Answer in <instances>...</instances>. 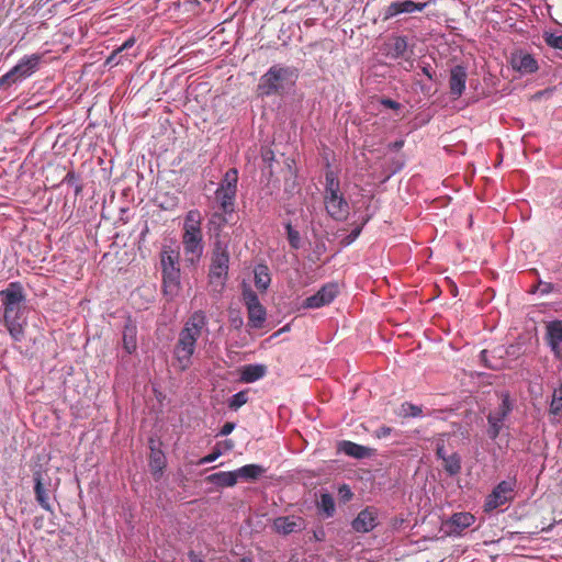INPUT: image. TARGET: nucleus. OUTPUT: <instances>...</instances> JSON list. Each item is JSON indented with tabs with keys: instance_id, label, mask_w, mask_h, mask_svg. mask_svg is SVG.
<instances>
[{
	"instance_id": "obj_29",
	"label": "nucleus",
	"mask_w": 562,
	"mask_h": 562,
	"mask_svg": "<svg viewBox=\"0 0 562 562\" xmlns=\"http://www.w3.org/2000/svg\"><path fill=\"white\" fill-rule=\"evenodd\" d=\"M248 312V324L252 328H261L266 322V308L262 304L254 305L247 308Z\"/></svg>"
},
{
	"instance_id": "obj_21",
	"label": "nucleus",
	"mask_w": 562,
	"mask_h": 562,
	"mask_svg": "<svg viewBox=\"0 0 562 562\" xmlns=\"http://www.w3.org/2000/svg\"><path fill=\"white\" fill-rule=\"evenodd\" d=\"M338 452L348 457L361 460L371 456V449L349 440H342L338 443Z\"/></svg>"
},
{
	"instance_id": "obj_16",
	"label": "nucleus",
	"mask_w": 562,
	"mask_h": 562,
	"mask_svg": "<svg viewBox=\"0 0 562 562\" xmlns=\"http://www.w3.org/2000/svg\"><path fill=\"white\" fill-rule=\"evenodd\" d=\"M378 525V510L374 507H366L352 520V529L357 532H369Z\"/></svg>"
},
{
	"instance_id": "obj_5",
	"label": "nucleus",
	"mask_w": 562,
	"mask_h": 562,
	"mask_svg": "<svg viewBox=\"0 0 562 562\" xmlns=\"http://www.w3.org/2000/svg\"><path fill=\"white\" fill-rule=\"evenodd\" d=\"M237 182L238 171L236 168H231L225 172L215 191V200L218 203L221 211L225 214H233L235 212Z\"/></svg>"
},
{
	"instance_id": "obj_24",
	"label": "nucleus",
	"mask_w": 562,
	"mask_h": 562,
	"mask_svg": "<svg viewBox=\"0 0 562 562\" xmlns=\"http://www.w3.org/2000/svg\"><path fill=\"white\" fill-rule=\"evenodd\" d=\"M263 364H247L241 369L240 380L245 383H254L266 375Z\"/></svg>"
},
{
	"instance_id": "obj_23",
	"label": "nucleus",
	"mask_w": 562,
	"mask_h": 562,
	"mask_svg": "<svg viewBox=\"0 0 562 562\" xmlns=\"http://www.w3.org/2000/svg\"><path fill=\"white\" fill-rule=\"evenodd\" d=\"M206 481L217 487H233L238 482L236 470L216 472L206 477Z\"/></svg>"
},
{
	"instance_id": "obj_35",
	"label": "nucleus",
	"mask_w": 562,
	"mask_h": 562,
	"mask_svg": "<svg viewBox=\"0 0 562 562\" xmlns=\"http://www.w3.org/2000/svg\"><path fill=\"white\" fill-rule=\"evenodd\" d=\"M337 191H341L338 172L333 169H327L325 172V187L323 194Z\"/></svg>"
},
{
	"instance_id": "obj_45",
	"label": "nucleus",
	"mask_w": 562,
	"mask_h": 562,
	"mask_svg": "<svg viewBox=\"0 0 562 562\" xmlns=\"http://www.w3.org/2000/svg\"><path fill=\"white\" fill-rule=\"evenodd\" d=\"M362 231V225L360 226H357L356 228H353L347 236H345L342 239H341V243L345 245V246H348L350 245L351 243H353L360 235Z\"/></svg>"
},
{
	"instance_id": "obj_37",
	"label": "nucleus",
	"mask_w": 562,
	"mask_h": 562,
	"mask_svg": "<svg viewBox=\"0 0 562 562\" xmlns=\"http://www.w3.org/2000/svg\"><path fill=\"white\" fill-rule=\"evenodd\" d=\"M549 413L555 417L562 418V385L554 389L552 393Z\"/></svg>"
},
{
	"instance_id": "obj_36",
	"label": "nucleus",
	"mask_w": 562,
	"mask_h": 562,
	"mask_svg": "<svg viewBox=\"0 0 562 562\" xmlns=\"http://www.w3.org/2000/svg\"><path fill=\"white\" fill-rule=\"evenodd\" d=\"M135 37L127 38L120 47L114 49L112 54L108 57L106 64L108 65H119L121 63L122 56L120 55L122 52H126L131 49L135 45Z\"/></svg>"
},
{
	"instance_id": "obj_25",
	"label": "nucleus",
	"mask_w": 562,
	"mask_h": 562,
	"mask_svg": "<svg viewBox=\"0 0 562 562\" xmlns=\"http://www.w3.org/2000/svg\"><path fill=\"white\" fill-rule=\"evenodd\" d=\"M238 480L256 481L266 473V468L260 464H246L236 470Z\"/></svg>"
},
{
	"instance_id": "obj_8",
	"label": "nucleus",
	"mask_w": 562,
	"mask_h": 562,
	"mask_svg": "<svg viewBox=\"0 0 562 562\" xmlns=\"http://www.w3.org/2000/svg\"><path fill=\"white\" fill-rule=\"evenodd\" d=\"M182 245L186 260L191 265L198 263L204 249L202 232L183 231Z\"/></svg>"
},
{
	"instance_id": "obj_55",
	"label": "nucleus",
	"mask_w": 562,
	"mask_h": 562,
	"mask_svg": "<svg viewBox=\"0 0 562 562\" xmlns=\"http://www.w3.org/2000/svg\"><path fill=\"white\" fill-rule=\"evenodd\" d=\"M75 180H76V175H75V172L70 171V172H68V173L65 176V178H64V180H63V181H64V182H66V183L71 184V183H74V182H75Z\"/></svg>"
},
{
	"instance_id": "obj_4",
	"label": "nucleus",
	"mask_w": 562,
	"mask_h": 562,
	"mask_svg": "<svg viewBox=\"0 0 562 562\" xmlns=\"http://www.w3.org/2000/svg\"><path fill=\"white\" fill-rule=\"evenodd\" d=\"M295 77V70L292 67L273 65L263 74L258 83V90L262 95L279 94L288 81Z\"/></svg>"
},
{
	"instance_id": "obj_19",
	"label": "nucleus",
	"mask_w": 562,
	"mask_h": 562,
	"mask_svg": "<svg viewBox=\"0 0 562 562\" xmlns=\"http://www.w3.org/2000/svg\"><path fill=\"white\" fill-rule=\"evenodd\" d=\"M512 66L521 75L533 74L539 69L537 59L529 53L518 52L512 55Z\"/></svg>"
},
{
	"instance_id": "obj_56",
	"label": "nucleus",
	"mask_w": 562,
	"mask_h": 562,
	"mask_svg": "<svg viewBox=\"0 0 562 562\" xmlns=\"http://www.w3.org/2000/svg\"><path fill=\"white\" fill-rule=\"evenodd\" d=\"M314 538H315L317 541H323V540H324V538H325V532H324V530L314 531Z\"/></svg>"
},
{
	"instance_id": "obj_50",
	"label": "nucleus",
	"mask_w": 562,
	"mask_h": 562,
	"mask_svg": "<svg viewBox=\"0 0 562 562\" xmlns=\"http://www.w3.org/2000/svg\"><path fill=\"white\" fill-rule=\"evenodd\" d=\"M234 429H235V424H234V423H229V422H227V423H225V424L223 425V427L221 428V430H220V434H218V435H220V436H227V435H229Z\"/></svg>"
},
{
	"instance_id": "obj_26",
	"label": "nucleus",
	"mask_w": 562,
	"mask_h": 562,
	"mask_svg": "<svg viewBox=\"0 0 562 562\" xmlns=\"http://www.w3.org/2000/svg\"><path fill=\"white\" fill-rule=\"evenodd\" d=\"M255 285L260 292L267 291L270 285L271 277L267 265L259 263L254 269Z\"/></svg>"
},
{
	"instance_id": "obj_60",
	"label": "nucleus",
	"mask_w": 562,
	"mask_h": 562,
	"mask_svg": "<svg viewBox=\"0 0 562 562\" xmlns=\"http://www.w3.org/2000/svg\"><path fill=\"white\" fill-rule=\"evenodd\" d=\"M80 190H81V187H79V186H78V187L76 188V193H79V192H80Z\"/></svg>"
},
{
	"instance_id": "obj_17",
	"label": "nucleus",
	"mask_w": 562,
	"mask_h": 562,
	"mask_svg": "<svg viewBox=\"0 0 562 562\" xmlns=\"http://www.w3.org/2000/svg\"><path fill=\"white\" fill-rule=\"evenodd\" d=\"M42 56L38 54L26 55L20 59V61L12 67L20 81L32 76L40 66Z\"/></svg>"
},
{
	"instance_id": "obj_9",
	"label": "nucleus",
	"mask_w": 562,
	"mask_h": 562,
	"mask_svg": "<svg viewBox=\"0 0 562 562\" xmlns=\"http://www.w3.org/2000/svg\"><path fill=\"white\" fill-rule=\"evenodd\" d=\"M325 210L335 221H345L349 215V203L341 191L323 194Z\"/></svg>"
},
{
	"instance_id": "obj_18",
	"label": "nucleus",
	"mask_w": 562,
	"mask_h": 562,
	"mask_svg": "<svg viewBox=\"0 0 562 562\" xmlns=\"http://www.w3.org/2000/svg\"><path fill=\"white\" fill-rule=\"evenodd\" d=\"M467 78L468 74L464 66L457 65L451 68L449 77V89L453 99L460 98L464 92Z\"/></svg>"
},
{
	"instance_id": "obj_53",
	"label": "nucleus",
	"mask_w": 562,
	"mask_h": 562,
	"mask_svg": "<svg viewBox=\"0 0 562 562\" xmlns=\"http://www.w3.org/2000/svg\"><path fill=\"white\" fill-rule=\"evenodd\" d=\"M403 146H404L403 139H398V140H395V142L389 144V148L392 150H400Z\"/></svg>"
},
{
	"instance_id": "obj_2",
	"label": "nucleus",
	"mask_w": 562,
	"mask_h": 562,
	"mask_svg": "<svg viewBox=\"0 0 562 562\" xmlns=\"http://www.w3.org/2000/svg\"><path fill=\"white\" fill-rule=\"evenodd\" d=\"M207 319L203 311L193 312L184 323L179 333L178 340L173 348L176 366L180 371H186L192 364L198 339L206 327Z\"/></svg>"
},
{
	"instance_id": "obj_13",
	"label": "nucleus",
	"mask_w": 562,
	"mask_h": 562,
	"mask_svg": "<svg viewBox=\"0 0 562 562\" xmlns=\"http://www.w3.org/2000/svg\"><path fill=\"white\" fill-rule=\"evenodd\" d=\"M475 522V517L469 512L454 513L442 522V530L449 536H460Z\"/></svg>"
},
{
	"instance_id": "obj_54",
	"label": "nucleus",
	"mask_w": 562,
	"mask_h": 562,
	"mask_svg": "<svg viewBox=\"0 0 562 562\" xmlns=\"http://www.w3.org/2000/svg\"><path fill=\"white\" fill-rule=\"evenodd\" d=\"M422 71L425 76H427L428 79L432 80L434 78V72L431 71V67L430 65H427V66H424L422 68Z\"/></svg>"
},
{
	"instance_id": "obj_15",
	"label": "nucleus",
	"mask_w": 562,
	"mask_h": 562,
	"mask_svg": "<svg viewBox=\"0 0 562 562\" xmlns=\"http://www.w3.org/2000/svg\"><path fill=\"white\" fill-rule=\"evenodd\" d=\"M426 2H414L413 0H397L391 2L384 12V19L389 20L402 13H413L423 11L426 8Z\"/></svg>"
},
{
	"instance_id": "obj_49",
	"label": "nucleus",
	"mask_w": 562,
	"mask_h": 562,
	"mask_svg": "<svg viewBox=\"0 0 562 562\" xmlns=\"http://www.w3.org/2000/svg\"><path fill=\"white\" fill-rule=\"evenodd\" d=\"M393 429L389 426H381L375 430V436L378 438H385L392 434Z\"/></svg>"
},
{
	"instance_id": "obj_42",
	"label": "nucleus",
	"mask_w": 562,
	"mask_h": 562,
	"mask_svg": "<svg viewBox=\"0 0 562 562\" xmlns=\"http://www.w3.org/2000/svg\"><path fill=\"white\" fill-rule=\"evenodd\" d=\"M543 40L546 44L554 49H562V35L553 32H544Z\"/></svg>"
},
{
	"instance_id": "obj_27",
	"label": "nucleus",
	"mask_w": 562,
	"mask_h": 562,
	"mask_svg": "<svg viewBox=\"0 0 562 562\" xmlns=\"http://www.w3.org/2000/svg\"><path fill=\"white\" fill-rule=\"evenodd\" d=\"M408 44L405 36H395L387 44V55L394 59L405 57Z\"/></svg>"
},
{
	"instance_id": "obj_14",
	"label": "nucleus",
	"mask_w": 562,
	"mask_h": 562,
	"mask_svg": "<svg viewBox=\"0 0 562 562\" xmlns=\"http://www.w3.org/2000/svg\"><path fill=\"white\" fill-rule=\"evenodd\" d=\"M544 340L557 359L562 358V321L554 319L546 324Z\"/></svg>"
},
{
	"instance_id": "obj_3",
	"label": "nucleus",
	"mask_w": 562,
	"mask_h": 562,
	"mask_svg": "<svg viewBox=\"0 0 562 562\" xmlns=\"http://www.w3.org/2000/svg\"><path fill=\"white\" fill-rule=\"evenodd\" d=\"M229 269L228 246L222 241H216L211 257L209 270V283L214 290L221 292L227 281Z\"/></svg>"
},
{
	"instance_id": "obj_44",
	"label": "nucleus",
	"mask_w": 562,
	"mask_h": 562,
	"mask_svg": "<svg viewBox=\"0 0 562 562\" xmlns=\"http://www.w3.org/2000/svg\"><path fill=\"white\" fill-rule=\"evenodd\" d=\"M0 82L4 83L5 88H10L11 86L20 82V79L16 77L15 72L12 70V68L0 77Z\"/></svg>"
},
{
	"instance_id": "obj_31",
	"label": "nucleus",
	"mask_w": 562,
	"mask_h": 562,
	"mask_svg": "<svg viewBox=\"0 0 562 562\" xmlns=\"http://www.w3.org/2000/svg\"><path fill=\"white\" fill-rule=\"evenodd\" d=\"M317 509L324 514L325 518H330L336 512L335 499L329 493H322L317 502Z\"/></svg>"
},
{
	"instance_id": "obj_11",
	"label": "nucleus",
	"mask_w": 562,
	"mask_h": 562,
	"mask_svg": "<svg viewBox=\"0 0 562 562\" xmlns=\"http://www.w3.org/2000/svg\"><path fill=\"white\" fill-rule=\"evenodd\" d=\"M339 293L338 284L329 282L324 284L315 294L306 297L304 308H319L330 304Z\"/></svg>"
},
{
	"instance_id": "obj_41",
	"label": "nucleus",
	"mask_w": 562,
	"mask_h": 562,
	"mask_svg": "<svg viewBox=\"0 0 562 562\" xmlns=\"http://www.w3.org/2000/svg\"><path fill=\"white\" fill-rule=\"evenodd\" d=\"M247 402H248L247 392H245V391H240V392H238V393L234 394V395L228 400V407H229L232 411H237L239 407H241L243 405H245Z\"/></svg>"
},
{
	"instance_id": "obj_46",
	"label": "nucleus",
	"mask_w": 562,
	"mask_h": 562,
	"mask_svg": "<svg viewBox=\"0 0 562 562\" xmlns=\"http://www.w3.org/2000/svg\"><path fill=\"white\" fill-rule=\"evenodd\" d=\"M448 456L443 439H438L436 442V457L443 461V458H447Z\"/></svg>"
},
{
	"instance_id": "obj_38",
	"label": "nucleus",
	"mask_w": 562,
	"mask_h": 562,
	"mask_svg": "<svg viewBox=\"0 0 562 562\" xmlns=\"http://www.w3.org/2000/svg\"><path fill=\"white\" fill-rule=\"evenodd\" d=\"M232 214H225L223 211L214 212L209 220V228L214 232H220L227 223V216Z\"/></svg>"
},
{
	"instance_id": "obj_34",
	"label": "nucleus",
	"mask_w": 562,
	"mask_h": 562,
	"mask_svg": "<svg viewBox=\"0 0 562 562\" xmlns=\"http://www.w3.org/2000/svg\"><path fill=\"white\" fill-rule=\"evenodd\" d=\"M149 465L155 476H160L166 468V458L160 450L153 451L150 454Z\"/></svg>"
},
{
	"instance_id": "obj_33",
	"label": "nucleus",
	"mask_w": 562,
	"mask_h": 562,
	"mask_svg": "<svg viewBox=\"0 0 562 562\" xmlns=\"http://www.w3.org/2000/svg\"><path fill=\"white\" fill-rule=\"evenodd\" d=\"M395 414L401 418H416L423 416V407L411 402H404L400 405Z\"/></svg>"
},
{
	"instance_id": "obj_57",
	"label": "nucleus",
	"mask_w": 562,
	"mask_h": 562,
	"mask_svg": "<svg viewBox=\"0 0 562 562\" xmlns=\"http://www.w3.org/2000/svg\"><path fill=\"white\" fill-rule=\"evenodd\" d=\"M224 443L227 449H231L233 447L232 440H225Z\"/></svg>"
},
{
	"instance_id": "obj_58",
	"label": "nucleus",
	"mask_w": 562,
	"mask_h": 562,
	"mask_svg": "<svg viewBox=\"0 0 562 562\" xmlns=\"http://www.w3.org/2000/svg\"><path fill=\"white\" fill-rule=\"evenodd\" d=\"M240 562H254V560L249 557H244Z\"/></svg>"
},
{
	"instance_id": "obj_59",
	"label": "nucleus",
	"mask_w": 562,
	"mask_h": 562,
	"mask_svg": "<svg viewBox=\"0 0 562 562\" xmlns=\"http://www.w3.org/2000/svg\"><path fill=\"white\" fill-rule=\"evenodd\" d=\"M1 89H7V88H5L4 83H1V82H0V90H1Z\"/></svg>"
},
{
	"instance_id": "obj_30",
	"label": "nucleus",
	"mask_w": 562,
	"mask_h": 562,
	"mask_svg": "<svg viewBox=\"0 0 562 562\" xmlns=\"http://www.w3.org/2000/svg\"><path fill=\"white\" fill-rule=\"evenodd\" d=\"M442 467L448 475H458L462 469L460 454L458 452H453L449 454L447 458H443Z\"/></svg>"
},
{
	"instance_id": "obj_28",
	"label": "nucleus",
	"mask_w": 562,
	"mask_h": 562,
	"mask_svg": "<svg viewBox=\"0 0 562 562\" xmlns=\"http://www.w3.org/2000/svg\"><path fill=\"white\" fill-rule=\"evenodd\" d=\"M179 255L172 249H164L160 254L161 273L175 271L179 268Z\"/></svg>"
},
{
	"instance_id": "obj_48",
	"label": "nucleus",
	"mask_w": 562,
	"mask_h": 562,
	"mask_svg": "<svg viewBox=\"0 0 562 562\" xmlns=\"http://www.w3.org/2000/svg\"><path fill=\"white\" fill-rule=\"evenodd\" d=\"M380 103H381L383 106H385V108H387V109L395 110V111H397V110H400V109L402 108L401 103H398L397 101L392 100V99H390V98H382V99H381V101H380Z\"/></svg>"
},
{
	"instance_id": "obj_22",
	"label": "nucleus",
	"mask_w": 562,
	"mask_h": 562,
	"mask_svg": "<svg viewBox=\"0 0 562 562\" xmlns=\"http://www.w3.org/2000/svg\"><path fill=\"white\" fill-rule=\"evenodd\" d=\"M122 341L123 348L128 355L136 351L137 327L131 318H128L124 325Z\"/></svg>"
},
{
	"instance_id": "obj_10",
	"label": "nucleus",
	"mask_w": 562,
	"mask_h": 562,
	"mask_svg": "<svg viewBox=\"0 0 562 562\" xmlns=\"http://www.w3.org/2000/svg\"><path fill=\"white\" fill-rule=\"evenodd\" d=\"M33 481H34L35 501L44 510L53 514L54 508L50 503V494H52L50 479L47 477L46 480H44L42 472L40 470H36L33 473Z\"/></svg>"
},
{
	"instance_id": "obj_6",
	"label": "nucleus",
	"mask_w": 562,
	"mask_h": 562,
	"mask_svg": "<svg viewBox=\"0 0 562 562\" xmlns=\"http://www.w3.org/2000/svg\"><path fill=\"white\" fill-rule=\"evenodd\" d=\"M517 479L508 477L497 483L492 492L485 497L483 510L492 513L507 504H510L516 496Z\"/></svg>"
},
{
	"instance_id": "obj_20",
	"label": "nucleus",
	"mask_w": 562,
	"mask_h": 562,
	"mask_svg": "<svg viewBox=\"0 0 562 562\" xmlns=\"http://www.w3.org/2000/svg\"><path fill=\"white\" fill-rule=\"evenodd\" d=\"M181 289L180 282V269L175 271H166L162 274V293L168 296L169 300H172L178 295Z\"/></svg>"
},
{
	"instance_id": "obj_7",
	"label": "nucleus",
	"mask_w": 562,
	"mask_h": 562,
	"mask_svg": "<svg viewBox=\"0 0 562 562\" xmlns=\"http://www.w3.org/2000/svg\"><path fill=\"white\" fill-rule=\"evenodd\" d=\"M501 401L502 402L499 406L494 412L487 415V436L492 440L496 439L499 436L504 420L509 416L514 408V403L510 400V395L508 392H502Z\"/></svg>"
},
{
	"instance_id": "obj_52",
	"label": "nucleus",
	"mask_w": 562,
	"mask_h": 562,
	"mask_svg": "<svg viewBox=\"0 0 562 562\" xmlns=\"http://www.w3.org/2000/svg\"><path fill=\"white\" fill-rule=\"evenodd\" d=\"M243 318L239 315L231 316V324L235 328H239L243 326Z\"/></svg>"
},
{
	"instance_id": "obj_39",
	"label": "nucleus",
	"mask_w": 562,
	"mask_h": 562,
	"mask_svg": "<svg viewBox=\"0 0 562 562\" xmlns=\"http://www.w3.org/2000/svg\"><path fill=\"white\" fill-rule=\"evenodd\" d=\"M241 296L243 302L247 308L261 304L257 293L250 286L245 285L243 288Z\"/></svg>"
},
{
	"instance_id": "obj_32",
	"label": "nucleus",
	"mask_w": 562,
	"mask_h": 562,
	"mask_svg": "<svg viewBox=\"0 0 562 562\" xmlns=\"http://www.w3.org/2000/svg\"><path fill=\"white\" fill-rule=\"evenodd\" d=\"M201 225L202 215L200 211L196 209L190 210L184 217L183 231L202 232Z\"/></svg>"
},
{
	"instance_id": "obj_43",
	"label": "nucleus",
	"mask_w": 562,
	"mask_h": 562,
	"mask_svg": "<svg viewBox=\"0 0 562 562\" xmlns=\"http://www.w3.org/2000/svg\"><path fill=\"white\" fill-rule=\"evenodd\" d=\"M222 450L220 449V443H217L213 451L211 453H209L207 456L201 458L199 461H198V464L199 465H203V464H207V463H212L214 462L215 460H217L221 456H222Z\"/></svg>"
},
{
	"instance_id": "obj_40",
	"label": "nucleus",
	"mask_w": 562,
	"mask_h": 562,
	"mask_svg": "<svg viewBox=\"0 0 562 562\" xmlns=\"http://www.w3.org/2000/svg\"><path fill=\"white\" fill-rule=\"evenodd\" d=\"M285 231H286V237H288L291 248H293L295 250L299 249L301 247V236H300L299 231L293 228L291 223L285 224Z\"/></svg>"
},
{
	"instance_id": "obj_12",
	"label": "nucleus",
	"mask_w": 562,
	"mask_h": 562,
	"mask_svg": "<svg viewBox=\"0 0 562 562\" xmlns=\"http://www.w3.org/2000/svg\"><path fill=\"white\" fill-rule=\"evenodd\" d=\"M306 528V520L299 515L279 516L272 521V529L281 536L297 533Z\"/></svg>"
},
{
	"instance_id": "obj_1",
	"label": "nucleus",
	"mask_w": 562,
	"mask_h": 562,
	"mask_svg": "<svg viewBox=\"0 0 562 562\" xmlns=\"http://www.w3.org/2000/svg\"><path fill=\"white\" fill-rule=\"evenodd\" d=\"M0 301L2 324L9 336L13 342L24 341L31 307L27 305L23 285L18 281L10 282L5 289L0 291Z\"/></svg>"
},
{
	"instance_id": "obj_51",
	"label": "nucleus",
	"mask_w": 562,
	"mask_h": 562,
	"mask_svg": "<svg viewBox=\"0 0 562 562\" xmlns=\"http://www.w3.org/2000/svg\"><path fill=\"white\" fill-rule=\"evenodd\" d=\"M339 493L341 497L346 501H349L352 497V493L347 485H344L339 488Z\"/></svg>"
},
{
	"instance_id": "obj_47",
	"label": "nucleus",
	"mask_w": 562,
	"mask_h": 562,
	"mask_svg": "<svg viewBox=\"0 0 562 562\" xmlns=\"http://www.w3.org/2000/svg\"><path fill=\"white\" fill-rule=\"evenodd\" d=\"M537 290L541 294H549V293L553 292L555 290V288H554V284H552L550 282L539 281Z\"/></svg>"
}]
</instances>
